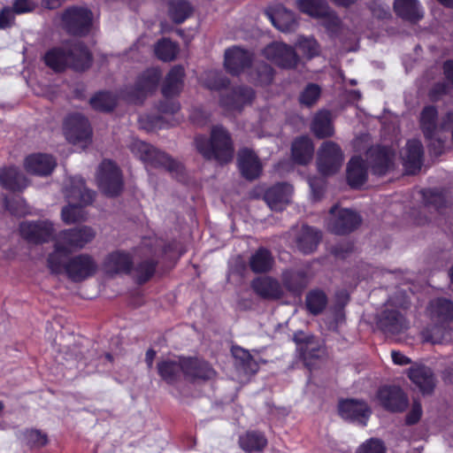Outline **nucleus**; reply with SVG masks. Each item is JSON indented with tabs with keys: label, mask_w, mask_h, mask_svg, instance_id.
Returning a JSON list of instances; mask_svg holds the SVG:
<instances>
[{
	"label": "nucleus",
	"mask_w": 453,
	"mask_h": 453,
	"mask_svg": "<svg viewBox=\"0 0 453 453\" xmlns=\"http://www.w3.org/2000/svg\"><path fill=\"white\" fill-rule=\"evenodd\" d=\"M178 51V45L165 38L160 40L155 46L156 56L165 62L173 60L177 56Z\"/></svg>",
	"instance_id": "obj_47"
},
{
	"label": "nucleus",
	"mask_w": 453,
	"mask_h": 453,
	"mask_svg": "<svg viewBox=\"0 0 453 453\" xmlns=\"http://www.w3.org/2000/svg\"><path fill=\"white\" fill-rule=\"evenodd\" d=\"M36 4L32 0H16L13 4L15 13L20 14L29 12L35 10Z\"/></svg>",
	"instance_id": "obj_59"
},
{
	"label": "nucleus",
	"mask_w": 453,
	"mask_h": 453,
	"mask_svg": "<svg viewBox=\"0 0 453 453\" xmlns=\"http://www.w3.org/2000/svg\"><path fill=\"white\" fill-rule=\"evenodd\" d=\"M56 165V160L50 155L42 153L27 157L24 162L27 173L39 176L50 174Z\"/></svg>",
	"instance_id": "obj_25"
},
{
	"label": "nucleus",
	"mask_w": 453,
	"mask_h": 453,
	"mask_svg": "<svg viewBox=\"0 0 453 453\" xmlns=\"http://www.w3.org/2000/svg\"><path fill=\"white\" fill-rule=\"evenodd\" d=\"M68 203L88 205L94 200V192L85 187L84 180L80 177H73L68 180L64 189Z\"/></svg>",
	"instance_id": "obj_19"
},
{
	"label": "nucleus",
	"mask_w": 453,
	"mask_h": 453,
	"mask_svg": "<svg viewBox=\"0 0 453 453\" xmlns=\"http://www.w3.org/2000/svg\"><path fill=\"white\" fill-rule=\"evenodd\" d=\"M299 10L311 17L330 16L331 11L326 0H296Z\"/></svg>",
	"instance_id": "obj_43"
},
{
	"label": "nucleus",
	"mask_w": 453,
	"mask_h": 453,
	"mask_svg": "<svg viewBox=\"0 0 453 453\" xmlns=\"http://www.w3.org/2000/svg\"><path fill=\"white\" fill-rule=\"evenodd\" d=\"M96 180L101 191L108 196L119 195L123 188L120 171L111 160H104L101 163Z\"/></svg>",
	"instance_id": "obj_9"
},
{
	"label": "nucleus",
	"mask_w": 453,
	"mask_h": 453,
	"mask_svg": "<svg viewBox=\"0 0 453 453\" xmlns=\"http://www.w3.org/2000/svg\"><path fill=\"white\" fill-rule=\"evenodd\" d=\"M379 327L388 335H396L409 328V322L399 311L386 308L378 319Z\"/></svg>",
	"instance_id": "obj_17"
},
{
	"label": "nucleus",
	"mask_w": 453,
	"mask_h": 453,
	"mask_svg": "<svg viewBox=\"0 0 453 453\" xmlns=\"http://www.w3.org/2000/svg\"><path fill=\"white\" fill-rule=\"evenodd\" d=\"M63 269L67 277L74 281L80 282L93 276L98 270V264L95 258L88 254H80L72 257L67 262L62 260Z\"/></svg>",
	"instance_id": "obj_8"
},
{
	"label": "nucleus",
	"mask_w": 453,
	"mask_h": 453,
	"mask_svg": "<svg viewBox=\"0 0 453 453\" xmlns=\"http://www.w3.org/2000/svg\"><path fill=\"white\" fill-rule=\"evenodd\" d=\"M95 236V230L88 226L59 232L54 240V251L49 255L47 260L50 271L59 273L63 269L62 256L84 248Z\"/></svg>",
	"instance_id": "obj_1"
},
{
	"label": "nucleus",
	"mask_w": 453,
	"mask_h": 453,
	"mask_svg": "<svg viewBox=\"0 0 453 453\" xmlns=\"http://www.w3.org/2000/svg\"><path fill=\"white\" fill-rule=\"evenodd\" d=\"M394 10L397 16L410 21H417L423 17L417 0H395Z\"/></svg>",
	"instance_id": "obj_40"
},
{
	"label": "nucleus",
	"mask_w": 453,
	"mask_h": 453,
	"mask_svg": "<svg viewBox=\"0 0 453 453\" xmlns=\"http://www.w3.org/2000/svg\"><path fill=\"white\" fill-rule=\"evenodd\" d=\"M319 87L315 84H310L301 94L300 102L307 106L312 105L319 99Z\"/></svg>",
	"instance_id": "obj_55"
},
{
	"label": "nucleus",
	"mask_w": 453,
	"mask_h": 453,
	"mask_svg": "<svg viewBox=\"0 0 453 453\" xmlns=\"http://www.w3.org/2000/svg\"><path fill=\"white\" fill-rule=\"evenodd\" d=\"M448 87L445 83H437L430 90L429 96L432 100H438L442 95L446 94Z\"/></svg>",
	"instance_id": "obj_62"
},
{
	"label": "nucleus",
	"mask_w": 453,
	"mask_h": 453,
	"mask_svg": "<svg viewBox=\"0 0 453 453\" xmlns=\"http://www.w3.org/2000/svg\"><path fill=\"white\" fill-rule=\"evenodd\" d=\"M93 14L85 7L73 6L66 9L62 14V21L65 29L73 35H87L92 26Z\"/></svg>",
	"instance_id": "obj_10"
},
{
	"label": "nucleus",
	"mask_w": 453,
	"mask_h": 453,
	"mask_svg": "<svg viewBox=\"0 0 453 453\" xmlns=\"http://www.w3.org/2000/svg\"><path fill=\"white\" fill-rule=\"evenodd\" d=\"M93 109L97 111H111L116 105L115 96L109 92H100L90 99Z\"/></svg>",
	"instance_id": "obj_50"
},
{
	"label": "nucleus",
	"mask_w": 453,
	"mask_h": 453,
	"mask_svg": "<svg viewBox=\"0 0 453 453\" xmlns=\"http://www.w3.org/2000/svg\"><path fill=\"white\" fill-rule=\"evenodd\" d=\"M321 240V233L311 226L303 225L296 232L295 242L297 249L303 254L316 250Z\"/></svg>",
	"instance_id": "obj_26"
},
{
	"label": "nucleus",
	"mask_w": 453,
	"mask_h": 453,
	"mask_svg": "<svg viewBox=\"0 0 453 453\" xmlns=\"http://www.w3.org/2000/svg\"><path fill=\"white\" fill-rule=\"evenodd\" d=\"M233 355L236 359L241 361V364L247 372L254 373L257 371L258 365L247 350L242 348H234L233 349Z\"/></svg>",
	"instance_id": "obj_51"
},
{
	"label": "nucleus",
	"mask_w": 453,
	"mask_h": 453,
	"mask_svg": "<svg viewBox=\"0 0 453 453\" xmlns=\"http://www.w3.org/2000/svg\"><path fill=\"white\" fill-rule=\"evenodd\" d=\"M391 357L395 365H405L411 364V359L399 351H392Z\"/></svg>",
	"instance_id": "obj_64"
},
{
	"label": "nucleus",
	"mask_w": 453,
	"mask_h": 453,
	"mask_svg": "<svg viewBox=\"0 0 453 453\" xmlns=\"http://www.w3.org/2000/svg\"><path fill=\"white\" fill-rule=\"evenodd\" d=\"M169 16L175 23H182L192 13V8L186 0H173L169 3Z\"/></svg>",
	"instance_id": "obj_46"
},
{
	"label": "nucleus",
	"mask_w": 453,
	"mask_h": 453,
	"mask_svg": "<svg viewBox=\"0 0 453 453\" xmlns=\"http://www.w3.org/2000/svg\"><path fill=\"white\" fill-rule=\"evenodd\" d=\"M269 18L273 26L282 32L294 30L297 24L294 12L283 7L270 14Z\"/></svg>",
	"instance_id": "obj_42"
},
{
	"label": "nucleus",
	"mask_w": 453,
	"mask_h": 453,
	"mask_svg": "<svg viewBox=\"0 0 453 453\" xmlns=\"http://www.w3.org/2000/svg\"><path fill=\"white\" fill-rule=\"evenodd\" d=\"M27 442L33 447H42L47 443V435L38 430H29L26 433Z\"/></svg>",
	"instance_id": "obj_57"
},
{
	"label": "nucleus",
	"mask_w": 453,
	"mask_h": 453,
	"mask_svg": "<svg viewBox=\"0 0 453 453\" xmlns=\"http://www.w3.org/2000/svg\"><path fill=\"white\" fill-rule=\"evenodd\" d=\"M453 123V112L447 114L441 127L437 125V110L434 106H426L420 113V127L425 137L430 141L435 155H440L443 147V140L440 131L449 128Z\"/></svg>",
	"instance_id": "obj_5"
},
{
	"label": "nucleus",
	"mask_w": 453,
	"mask_h": 453,
	"mask_svg": "<svg viewBox=\"0 0 453 453\" xmlns=\"http://www.w3.org/2000/svg\"><path fill=\"white\" fill-rule=\"evenodd\" d=\"M5 205L8 211L17 216H24L28 212L22 200L5 201Z\"/></svg>",
	"instance_id": "obj_58"
},
{
	"label": "nucleus",
	"mask_w": 453,
	"mask_h": 453,
	"mask_svg": "<svg viewBox=\"0 0 453 453\" xmlns=\"http://www.w3.org/2000/svg\"><path fill=\"white\" fill-rule=\"evenodd\" d=\"M127 147L134 157L145 164L146 167L163 168L171 173L176 174H179L182 170L180 163L137 138H133Z\"/></svg>",
	"instance_id": "obj_4"
},
{
	"label": "nucleus",
	"mask_w": 453,
	"mask_h": 453,
	"mask_svg": "<svg viewBox=\"0 0 453 453\" xmlns=\"http://www.w3.org/2000/svg\"><path fill=\"white\" fill-rule=\"evenodd\" d=\"M12 12L10 8H4L0 12V28H4L11 25L12 19Z\"/></svg>",
	"instance_id": "obj_63"
},
{
	"label": "nucleus",
	"mask_w": 453,
	"mask_h": 453,
	"mask_svg": "<svg viewBox=\"0 0 453 453\" xmlns=\"http://www.w3.org/2000/svg\"><path fill=\"white\" fill-rule=\"evenodd\" d=\"M293 160L299 165L308 164L314 154V145L311 139L308 136L296 138L291 147Z\"/></svg>",
	"instance_id": "obj_34"
},
{
	"label": "nucleus",
	"mask_w": 453,
	"mask_h": 453,
	"mask_svg": "<svg viewBox=\"0 0 453 453\" xmlns=\"http://www.w3.org/2000/svg\"><path fill=\"white\" fill-rule=\"evenodd\" d=\"M327 303L326 294L321 290L311 291L306 296V306L311 313H320Z\"/></svg>",
	"instance_id": "obj_49"
},
{
	"label": "nucleus",
	"mask_w": 453,
	"mask_h": 453,
	"mask_svg": "<svg viewBox=\"0 0 453 453\" xmlns=\"http://www.w3.org/2000/svg\"><path fill=\"white\" fill-rule=\"evenodd\" d=\"M251 287L260 297L268 300H277L283 296V288L280 282L271 277H259L255 279Z\"/></svg>",
	"instance_id": "obj_28"
},
{
	"label": "nucleus",
	"mask_w": 453,
	"mask_h": 453,
	"mask_svg": "<svg viewBox=\"0 0 453 453\" xmlns=\"http://www.w3.org/2000/svg\"><path fill=\"white\" fill-rule=\"evenodd\" d=\"M183 374L189 380H211L215 371L205 361L198 358L182 357Z\"/></svg>",
	"instance_id": "obj_24"
},
{
	"label": "nucleus",
	"mask_w": 453,
	"mask_h": 453,
	"mask_svg": "<svg viewBox=\"0 0 453 453\" xmlns=\"http://www.w3.org/2000/svg\"><path fill=\"white\" fill-rule=\"evenodd\" d=\"M357 453H386V448L380 440L372 438L358 448Z\"/></svg>",
	"instance_id": "obj_56"
},
{
	"label": "nucleus",
	"mask_w": 453,
	"mask_h": 453,
	"mask_svg": "<svg viewBox=\"0 0 453 453\" xmlns=\"http://www.w3.org/2000/svg\"><path fill=\"white\" fill-rule=\"evenodd\" d=\"M423 198L426 206L434 207L436 210L442 208L446 203L442 194L434 189H427L423 191Z\"/></svg>",
	"instance_id": "obj_53"
},
{
	"label": "nucleus",
	"mask_w": 453,
	"mask_h": 453,
	"mask_svg": "<svg viewBox=\"0 0 453 453\" xmlns=\"http://www.w3.org/2000/svg\"><path fill=\"white\" fill-rule=\"evenodd\" d=\"M254 98V91L248 87H238L231 94L222 96L221 104L228 110L240 111L244 105L250 104Z\"/></svg>",
	"instance_id": "obj_31"
},
{
	"label": "nucleus",
	"mask_w": 453,
	"mask_h": 453,
	"mask_svg": "<svg viewBox=\"0 0 453 453\" xmlns=\"http://www.w3.org/2000/svg\"><path fill=\"white\" fill-rule=\"evenodd\" d=\"M410 380L419 388L422 394H431L435 387V379L432 370L425 365L412 366L409 369Z\"/></svg>",
	"instance_id": "obj_30"
},
{
	"label": "nucleus",
	"mask_w": 453,
	"mask_h": 453,
	"mask_svg": "<svg viewBox=\"0 0 453 453\" xmlns=\"http://www.w3.org/2000/svg\"><path fill=\"white\" fill-rule=\"evenodd\" d=\"M0 184L6 189L19 191L27 186V181L17 167L9 166L0 168Z\"/></svg>",
	"instance_id": "obj_33"
},
{
	"label": "nucleus",
	"mask_w": 453,
	"mask_h": 453,
	"mask_svg": "<svg viewBox=\"0 0 453 453\" xmlns=\"http://www.w3.org/2000/svg\"><path fill=\"white\" fill-rule=\"evenodd\" d=\"M273 257L270 251L261 248L251 256L250 259V266L251 270L257 273L269 271L273 266Z\"/></svg>",
	"instance_id": "obj_44"
},
{
	"label": "nucleus",
	"mask_w": 453,
	"mask_h": 453,
	"mask_svg": "<svg viewBox=\"0 0 453 453\" xmlns=\"http://www.w3.org/2000/svg\"><path fill=\"white\" fill-rule=\"evenodd\" d=\"M64 132L66 139L73 144L88 142L92 134L88 119L80 113L71 114L66 118Z\"/></svg>",
	"instance_id": "obj_12"
},
{
	"label": "nucleus",
	"mask_w": 453,
	"mask_h": 453,
	"mask_svg": "<svg viewBox=\"0 0 453 453\" xmlns=\"http://www.w3.org/2000/svg\"><path fill=\"white\" fill-rule=\"evenodd\" d=\"M21 236L32 243L48 242L53 234V226L49 221H25L19 226Z\"/></svg>",
	"instance_id": "obj_14"
},
{
	"label": "nucleus",
	"mask_w": 453,
	"mask_h": 453,
	"mask_svg": "<svg viewBox=\"0 0 453 453\" xmlns=\"http://www.w3.org/2000/svg\"><path fill=\"white\" fill-rule=\"evenodd\" d=\"M343 161V152L337 143L327 141L321 144L317 157L318 170L321 174H335L342 168Z\"/></svg>",
	"instance_id": "obj_7"
},
{
	"label": "nucleus",
	"mask_w": 453,
	"mask_h": 453,
	"mask_svg": "<svg viewBox=\"0 0 453 453\" xmlns=\"http://www.w3.org/2000/svg\"><path fill=\"white\" fill-rule=\"evenodd\" d=\"M377 398L385 409L391 411H403L408 405L406 395L400 388L395 386L380 388L378 390Z\"/></svg>",
	"instance_id": "obj_18"
},
{
	"label": "nucleus",
	"mask_w": 453,
	"mask_h": 453,
	"mask_svg": "<svg viewBox=\"0 0 453 453\" xmlns=\"http://www.w3.org/2000/svg\"><path fill=\"white\" fill-rule=\"evenodd\" d=\"M238 165L242 176L247 180L257 178L262 171L257 156L249 149H242L239 151Z\"/></svg>",
	"instance_id": "obj_29"
},
{
	"label": "nucleus",
	"mask_w": 453,
	"mask_h": 453,
	"mask_svg": "<svg viewBox=\"0 0 453 453\" xmlns=\"http://www.w3.org/2000/svg\"><path fill=\"white\" fill-rule=\"evenodd\" d=\"M310 278L304 270L287 271L282 274L284 287L295 295H299L307 287Z\"/></svg>",
	"instance_id": "obj_38"
},
{
	"label": "nucleus",
	"mask_w": 453,
	"mask_h": 453,
	"mask_svg": "<svg viewBox=\"0 0 453 453\" xmlns=\"http://www.w3.org/2000/svg\"><path fill=\"white\" fill-rule=\"evenodd\" d=\"M331 218L328 229L336 234H345L354 231L361 223V217L349 209H339L333 206L330 209Z\"/></svg>",
	"instance_id": "obj_11"
},
{
	"label": "nucleus",
	"mask_w": 453,
	"mask_h": 453,
	"mask_svg": "<svg viewBox=\"0 0 453 453\" xmlns=\"http://www.w3.org/2000/svg\"><path fill=\"white\" fill-rule=\"evenodd\" d=\"M366 157L374 174L383 175L393 166L394 154L385 147L371 148L367 151Z\"/></svg>",
	"instance_id": "obj_21"
},
{
	"label": "nucleus",
	"mask_w": 453,
	"mask_h": 453,
	"mask_svg": "<svg viewBox=\"0 0 453 453\" xmlns=\"http://www.w3.org/2000/svg\"><path fill=\"white\" fill-rule=\"evenodd\" d=\"M426 311L432 322L449 325L453 319V303L447 298L432 300Z\"/></svg>",
	"instance_id": "obj_27"
},
{
	"label": "nucleus",
	"mask_w": 453,
	"mask_h": 453,
	"mask_svg": "<svg viewBox=\"0 0 453 453\" xmlns=\"http://www.w3.org/2000/svg\"><path fill=\"white\" fill-rule=\"evenodd\" d=\"M264 53L268 59L284 68H292L298 62V57L294 49L285 43L274 42L267 46Z\"/></svg>",
	"instance_id": "obj_16"
},
{
	"label": "nucleus",
	"mask_w": 453,
	"mask_h": 453,
	"mask_svg": "<svg viewBox=\"0 0 453 453\" xmlns=\"http://www.w3.org/2000/svg\"><path fill=\"white\" fill-rule=\"evenodd\" d=\"M252 61V54L240 47L227 49L225 52V67L232 74L237 75L249 67Z\"/></svg>",
	"instance_id": "obj_22"
},
{
	"label": "nucleus",
	"mask_w": 453,
	"mask_h": 453,
	"mask_svg": "<svg viewBox=\"0 0 453 453\" xmlns=\"http://www.w3.org/2000/svg\"><path fill=\"white\" fill-rule=\"evenodd\" d=\"M449 332L448 324L433 322L421 331L420 335L424 342L441 344L449 340Z\"/></svg>",
	"instance_id": "obj_39"
},
{
	"label": "nucleus",
	"mask_w": 453,
	"mask_h": 453,
	"mask_svg": "<svg viewBox=\"0 0 453 453\" xmlns=\"http://www.w3.org/2000/svg\"><path fill=\"white\" fill-rule=\"evenodd\" d=\"M44 61L55 72H61L67 67L84 71L91 65V55L87 47L78 42L49 50L44 56Z\"/></svg>",
	"instance_id": "obj_2"
},
{
	"label": "nucleus",
	"mask_w": 453,
	"mask_h": 453,
	"mask_svg": "<svg viewBox=\"0 0 453 453\" xmlns=\"http://www.w3.org/2000/svg\"><path fill=\"white\" fill-rule=\"evenodd\" d=\"M293 188L288 183H279L268 188L264 199L272 210L280 211L290 203Z\"/></svg>",
	"instance_id": "obj_23"
},
{
	"label": "nucleus",
	"mask_w": 453,
	"mask_h": 453,
	"mask_svg": "<svg viewBox=\"0 0 453 453\" xmlns=\"http://www.w3.org/2000/svg\"><path fill=\"white\" fill-rule=\"evenodd\" d=\"M309 185L311 187L314 198L316 200L319 199L324 187L323 180L318 177L309 178Z\"/></svg>",
	"instance_id": "obj_61"
},
{
	"label": "nucleus",
	"mask_w": 453,
	"mask_h": 453,
	"mask_svg": "<svg viewBox=\"0 0 453 453\" xmlns=\"http://www.w3.org/2000/svg\"><path fill=\"white\" fill-rule=\"evenodd\" d=\"M133 261L127 252L117 250L111 252L104 260V269L108 273H128Z\"/></svg>",
	"instance_id": "obj_35"
},
{
	"label": "nucleus",
	"mask_w": 453,
	"mask_h": 453,
	"mask_svg": "<svg viewBox=\"0 0 453 453\" xmlns=\"http://www.w3.org/2000/svg\"><path fill=\"white\" fill-rule=\"evenodd\" d=\"M195 143L197 150L206 158H214L220 164L232 160L234 148L228 132L222 127L211 129V139L196 136Z\"/></svg>",
	"instance_id": "obj_3"
},
{
	"label": "nucleus",
	"mask_w": 453,
	"mask_h": 453,
	"mask_svg": "<svg viewBox=\"0 0 453 453\" xmlns=\"http://www.w3.org/2000/svg\"><path fill=\"white\" fill-rule=\"evenodd\" d=\"M295 342L298 344L304 365L310 370L313 369L324 355V349L313 336H305L303 334H296Z\"/></svg>",
	"instance_id": "obj_13"
},
{
	"label": "nucleus",
	"mask_w": 453,
	"mask_h": 453,
	"mask_svg": "<svg viewBox=\"0 0 453 453\" xmlns=\"http://www.w3.org/2000/svg\"><path fill=\"white\" fill-rule=\"evenodd\" d=\"M402 159L408 173L415 174L423 164L424 149L420 141L413 139L407 142L402 153Z\"/></svg>",
	"instance_id": "obj_20"
},
{
	"label": "nucleus",
	"mask_w": 453,
	"mask_h": 453,
	"mask_svg": "<svg viewBox=\"0 0 453 453\" xmlns=\"http://www.w3.org/2000/svg\"><path fill=\"white\" fill-rule=\"evenodd\" d=\"M339 413L344 419L365 426L371 415V409L365 402L357 399H345L339 403Z\"/></svg>",
	"instance_id": "obj_15"
},
{
	"label": "nucleus",
	"mask_w": 453,
	"mask_h": 453,
	"mask_svg": "<svg viewBox=\"0 0 453 453\" xmlns=\"http://www.w3.org/2000/svg\"><path fill=\"white\" fill-rule=\"evenodd\" d=\"M79 203H68L62 209V219L66 224H74L76 222L84 221L87 219V213L83 207Z\"/></svg>",
	"instance_id": "obj_48"
},
{
	"label": "nucleus",
	"mask_w": 453,
	"mask_h": 453,
	"mask_svg": "<svg viewBox=\"0 0 453 453\" xmlns=\"http://www.w3.org/2000/svg\"><path fill=\"white\" fill-rule=\"evenodd\" d=\"M239 443L243 450L251 453L263 450L267 444V441L261 434L247 433L240 437Z\"/></svg>",
	"instance_id": "obj_45"
},
{
	"label": "nucleus",
	"mask_w": 453,
	"mask_h": 453,
	"mask_svg": "<svg viewBox=\"0 0 453 453\" xmlns=\"http://www.w3.org/2000/svg\"><path fill=\"white\" fill-rule=\"evenodd\" d=\"M161 78V73L157 68L146 70L137 80L134 87L135 100H140L148 93L156 89Z\"/></svg>",
	"instance_id": "obj_32"
},
{
	"label": "nucleus",
	"mask_w": 453,
	"mask_h": 453,
	"mask_svg": "<svg viewBox=\"0 0 453 453\" xmlns=\"http://www.w3.org/2000/svg\"><path fill=\"white\" fill-rule=\"evenodd\" d=\"M159 376L169 384L176 382L183 373L182 357L178 359H164L157 363Z\"/></svg>",
	"instance_id": "obj_37"
},
{
	"label": "nucleus",
	"mask_w": 453,
	"mask_h": 453,
	"mask_svg": "<svg viewBox=\"0 0 453 453\" xmlns=\"http://www.w3.org/2000/svg\"><path fill=\"white\" fill-rule=\"evenodd\" d=\"M421 415H422L421 404L418 402L414 401L413 404H412L411 411L406 417L407 424L412 425V424L417 423L420 419Z\"/></svg>",
	"instance_id": "obj_60"
},
{
	"label": "nucleus",
	"mask_w": 453,
	"mask_h": 453,
	"mask_svg": "<svg viewBox=\"0 0 453 453\" xmlns=\"http://www.w3.org/2000/svg\"><path fill=\"white\" fill-rule=\"evenodd\" d=\"M156 263L152 259L142 262L135 268L136 277L140 283L147 281L154 273Z\"/></svg>",
	"instance_id": "obj_54"
},
{
	"label": "nucleus",
	"mask_w": 453,
	"mask_h": 453,
	"mask_svg": "<svg viewBox=\"0 0 453 453\" xmlns=\"http://www.w3.org/2000/svg\"><path fill=\"white\" fill-rule=\"evenodd\" d=\"M296 47L308 58H314L319 53V46L313 38L300 37Z\"/></svg>",
	"instance_id": "obj_52"
},
{
	"label": "nucleus",
	"mask_w": 453,
	"mask_h": 453,
	"mask_svg": "<svg viewBox=\"0 0 453 453\" xmlns=\"http://www.w3.org/2000/svg\"><path fill=\"white\" fill-rule=\"evenodd\" d=\"M184 69L180 65L173 67L168 73L162 88V93L165 100L161 102L158 111L162 113H175L180 109V104L169 98L178 95L183 87Z\"/></svg>",
	"instance_id": "obj_6"
},
{
	"label": "nucleus",
	"mask_w": 453,
	"mask_h": 453,
	"mask_svg": "<svg viewBox=\"0 0 453 453\" xmlns=\"http://www.w3.org/2000/svg\"><path fill=\"white\" fill-rule=\"evenodd\" d=\"M367 171L363 160L358 157H352L347 166V180L352 188L362 186L366 180Z\"/></svg>",
	"instance_id": "obj_41"
},
{
	"label": "nucleus",
	"mask_w": 453,
	"mask_h": 453,
	"mask_svg": "<svg viewBox=\"0 0 453 453\" xmlns=\"http://www.w3.org/2000/svg\"><path fill=\"white\" fill-rule=\"evenodd\" d=\"M311 129L319 139L331 137L334 134L332 115L329 111H320L313 118Z\"/></svg>",
	"instance_id": "obj_36"
}]
</instances>
